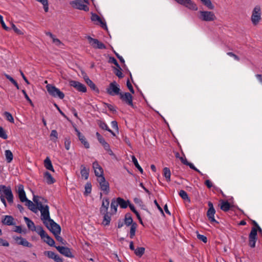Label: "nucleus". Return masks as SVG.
I'll return each mask as SVG.
<instances>
[{"mask_svg": "<svg viewBox=\"0 0 262 262\" xmlns=\"http://www.w3.org/2000/svg\"><path fill=\"white\" fill-rule=\"evenodd\" d=\"M101 214L104 215L102 224L104 226H107L109 225L111 221V216L109 215L108 212Z\"/></svg>", "mask_w": 262, "mask_h": 262, "instance_id": "72a5a7b5", "label": "nucleus"}, {"mask_svg": "<svg viewBox=\"0 0 262 262\" xmlns=\"http://www.w3.org/2000/svg\"><path fill=\"white\" fill-rule=\"evenodd\" d=\"M130 237L131 238H133L134 236L135 235L136 230L137 227V224L136 223H134V224H132V225H130Z\"/></svg>", "mask_w": 262, "mask_h": 262, "instance_id": "c9c22d12", "label": "nucleus"}, {"mask_svg": "<svg viewBox=\"0 0 262 262\" xmlns=\"http://www.w3.org/2000/svg\"><path fill=\"white\" fill-rule=\"evenodd\" d=\"M75 131L77 132V135L81 143L84 145L86 148H89L90 147V145L89 143L86 141L84 136L82 135L77 128H75Z\"/></svg>", "mask_w": 262, "mask_h": 262, "instance_id": "6ab92c4d", "label": "nucleus"}, {"mask_svg": "<svg viewBox=\"0 0 262 262\" xmlns=\"http://www.w3.org/2000/svg\"><path fill=\"white\" fill-rule=\"evenodd\" d=\"M45 242L48 244L50 246H53L55 244V242L53 238L49 236L47 233L41 238Z\"/></svg>", "mask_w": 262, "mask_h": 262, "instance_id": "c85d7f7f", "label": "nucleus"}, {"mask_svg": "<svg viewBox=\"0 0 262 262\" xmlns=\"http://www.w3.org/2000/svg\"><path fill=\"white\" fill-rule=\"evenodd\" d=\"M90 169L89 168L86 167L84 165L80 166V174L81 177L85 180H87L89 176Z\"/></svg>", "mask_w": 262, "mask_h": 262, "instance_id": "412c9836", "label": "nucleus"}, {"mask_svg": "<svg viewBox=\"0 0 262 262\" xmlns=\"http://www.w3.org/2000/svg\"><path fill=\"white\" fill-rule=\"evenodd\" d=\"M38 209L41 212V219L44 223L45 221L49 222V220H51L50 217L49 207L48 205H43L42 204L38 205Z\"/></svg>", "mask_w": 262, "mask_h": 262, "instance_id": "39448f33", "label": "nucleus"}, {"mask_svg": "<svg viewBox=\"0 0 262 262\" xmlns=\"http://www.w3.org/2000/svg\"><path fill=\"white\" fill-rule=\"evenodd\" d=\"M108 62L110 63H114L118 68H120L119 64H118L117 60L114 57H110Z\"/></svg>", "mask_w": 262, "mask_h": 262, "instance_id": "09e8293b", "label": "nucleus"}, {"mask_svg": "<svg viewBox=\"0 0 262 262\" xmlns=\"http://www.w3.org/2000/svg\"><path fill=\"white\" fill-rule=\"evenodd\" d=\"M120 91V89L119 87V85L117 84L116 81L111 82L108 87L106 89L107 93L111 96L120 95L121 93Z\"/></svg>", "mask_w": 262, "mask_h": 262, "instance_id": "0eeeda50", "label": "nucleus"}, {"mask_svg": "<svg viewBox=\"0 0 262 262\" xmlns=\"http://www.w3.org/2000/svg\"><path fill=\"white\" fill-rule=\"evenodd\" d=\"M3 194L7 199L10 204L13 202V195L10 187H7L4 185L0 186V195Z\"/></svg>", "mask_w": 262, "mask_h": 262, "instance_id": "20e7f679", "label": "nucleus"}, {"mask_svg": "<svg viewBox=\"0 0 262 262\" xmlns=\"http://www.w3.org/2000/svg\"><path fill=\"white\" fill-rule=\"evenodd\" d=\"M126 85H127V88H128V89L129 90L130 92L134 94L135 93V91H134L133 87V86H132V84L130 82L129 80H128L127 81Z\"/></svg>", "mask_w": 262, "mask_h": 262, "instance_id": "13d9d810", "label": "nucleus"}, {"mask_svg": "<svg viewBox=\"0 0 262 262\" xmlns=\"http://www.w3.org/2000/svg\"><path fill=\"white\" fill-rule=\"evenodd\" d=\"M230 208V205L227 201H222L221 209L224 211H227Z\"/></svg>", "mask_w": 262, "mask_h": 262, "instance_id": "f704fd0d", "label": "nucleus"}, {"mask_svg": "<svg viewBox=\"0 0 262 262\" xmlns=\"http://www.w3.org/2000/svg\"><path fill=\"white\" fill-rule=\"evenodd\" d=\"M178 4L184 6L190 10L196 11L198 7L191 0H174Z\"/></svg>", "mask_w": 262, "mask_h": 262, "instance_id": "1a4fd4ad", "label": "nucleus"}, {"mask_svg": "<svg viewBox=\"0 0 262 262\" xmlns=\"http://www.w3.org/2000/svg\"><path fill=\"white\" fill-rule=\"evenodd\" d=\"M180 196L184 200H187L190 202V199H189L187 193L184 190H181L179 192Z\"/></svg>", "mask_w": 262, "mask_h": 262, "instance_id": "c03bdc74", "label": "nucleus"}, {"mask_svg": "<svg viewBox=\"0 0 262 262\" xmlns=\"http://www.w3.org/2000/svg\"><path fill=\"white\" fill-rule=\"evenodd\" d=\"M24 219L29 229L31 230V231L35 230V226L34 225V223L31 220H30L28 217L26 216L24 217Z\"/></svg>", "mask_w": 262, "mask_h": 262, "instance_id": "cd10ccee", "label": "nucleus"}, {"mask_svg": "<svg viewBox=\"0 0 262 262\" xmlns=\"http://www.w3.org/2000/svg\"><path fill=\"white\" fill-rule=\"evenodd\" d=\"M257 238V229L253 227L249 235V245L251 248L255 247Z\"/></svg>", "mask_w": 262, "mask_h": 262, "instance_id": "9d476101", "label": "nucleus"}, {"mask_svg": "<svg viewBox=\"0 0 262 262\" xmlns=\"http://www.w3.org/2000/svg\"><path fill=\"white\" fill-rule=\"evenodd\" d=\"M14 218L11 215H5L4 219L2 220V223L4 225H14L15 223L14 222Z\"/></svg>", "mask_w": 262, "mask_h": 262, "instance_id": "5701e85b", "label": "nucleus"}, {"mask_svg": "<svg viewBox=\"0 0 262 262\" xmlns=\"http://www.w3.org/2000/svg\"><path fill=\"white\" fill-rule=\"evenodd\" d=\"M203 4L206 6L209 9L213 10L214 6L212 4L210 0H201Z\"/></svg>", "mask_w": 262, "mask_h": 262, "instance_id": "58836bf2", "label": "nucleus"}, {"mask_svg": "<svg viewBox=\"0 0 262 262\" xmlns=\"http://www.w3.org/2000/svg\"><path fill=\"white\" fill-rule=\"evenodd\" d=\"M11 27H12V29H13L14 31L17 34H19V35L24 34V33L21 30L17 29L14 24H13V23L11 24Z\"/></svg>", "mask_w": 262, "mask_h": 262, "instance_id": "8fccbe9b", "label": "nucleus"}, {"mask_svg": "<svg viewBox=\"0 0 262 262\" xmlns=\"http://www.w3.org/2000/svg\"><path fill=\"white\" fill-rule=\"evenodd\" d=\"M92 190V185L90 183H87L85 185L84 194L88 195Z\"/></svg>", "mask_w": 262, "mask_h": 262, "instance_id": "79ce46f5", "label": "nucleus"}, {"mask_svg": "<svg viewBox=\"0 0 262 262\" xmlns=\"http://www.w3.org/2000/svg\"><path fill=\"white\" fill-rule=\"evenodd\" d=\"M0 22L1 23L2 27L6 31H9L10 30V28L6 26L5 25L4 20L3 16H0Z\"/></svg>", "mask_w": 262, "mask_h": 262, "instance_id": "5fc2aeb1", "label": "nucleus"}, {"mask_svg": "<svg viewBox=\"0 0 262 262\" xmlns=\"http://www.w3.org/2000/svg\"><path fill=\"white\" fill-rule=\"evenodd\" d=\"M260 19V8L259 6H256L253 10L251 21L254 25H257Z\"/></svg>", "mask_w": 262, "mask_h": 262, "instance_id": "6e6552de", "label": "nucleus"}, {"mask_svg": "<svg viewBox=\"0 0 262 262\" xmlns=\"http://www.w3.org/2000/svg\"><path fill=\"white\" fill-rule=\"evenodd\" d=\"M46 253H47L48 256L50 258L53 259L56 257V254L52 251H47Z\"/></svg>", "mask_w": 262, "mask_h": 262, "instance_id": "680f3d73", "label": "nucleus"}, {"mask_svg": "<svg viewBox=\"0 0 262 262\" xmlns=\"http://www.w3.org/2000/svg\"><path fill=\"white\" fill-rule=\"evenodd\" d=\"M119 96L122 101L125 102L129 105L133 106V97L129 93L126 92L124 94L121 93Z\"/></svg>", "mask_w": 262, "mask_h": 262, "instance_id": "4468645a", "label": "nucleus"}, {"mask_svg": "<svg viewBox=\"0 0 262 262\" xmlns=\"http://www.w3.org/2000/svg\"><path fill=\"white\" fill-rule=\"evenodd\" d=\"M46 89L49 94L54 97H57L61 99H62L64 97V94L61 92L59 89L52 84H47L46 85Z\"/></svg>", "mask_w": 262, "mask_h": 262, "instance_id": "f03ea898", "label": "nucleus"}, {"mask_svg": "<svg viewBox=\"0 0 262 262\" xmlns=\"http://www.w3.org/2000/svg\"><path fill=\"white\" fill-rule=\"evenodd\" d=\"M70 5L75 9L88 11L89 10V7L82 3L80 0H75L70 2Z\"/></svg>", "mask_w": 262, "mask_h": 262, "instance_id": "f8f14e48", "label": "nucleus"}, {"mask_svg": "<svg viewBox=\"0 0 262 262\" xmlns=\"http://www.w3.org/2000/svg\"><path fill=\"white\" fill-rule=\"evenodd\" d=\"M56 249L58 250V251L63 255L68 257H73L74 256L71 252V250L70 248L63 247V246H55Z\"/></svg>", "mask_w": 262, "mask_h": 262, "instance_id": "ddd939ff", "label": "nucleus"}, {"mask_svg": "<svg viewBox=\"0 0 262 262\" xmlns=\"http://www.w3.org/2000/svg\"><path fill=\"white\" fill-rule=\"evenodd\" d=\"M93 168L94 170L95 169H99V171H97L96 170H95V174L96 177L103 174V169L97 161H95L93 163Z\"/></svg>", "mask_w": 262, "mask_h": 262, "instance_id": "4be33fe9", "label": "nucleus"}, {"mask_svg": "<svg viewBox=\"0 0 262 262\" xmlns=\"http://www.w3.org/2000/svg\"><path fill=\"white\" fill-rule=\"evenodd\" d=\"M53 42L55 43L57 46H60L61 44H62L61 42L60 41L59 39L58 38H55V37L52 38Z\"/></svg>", "mask_w": 262, "mask_h": 262, "instance_id": "69168bd1", "label": "nucleus"}, {"mask_svg": "<svg viewBox=\"0 0 262 262\" xmlns=\"http://www.w3.org/2000/svg\"><path fill=\"white\" fill-rule=\"evenodd\" d=\"M116 200L118 205H119L121 208H127L128 204L129 203V201L128 200L126 201L120 197L117 198Z\"/></svg>", "mask_w": 262, "mask_h": 262, "instance_id": "a878e982", "label": "nucleus"}, {"mask_svg": "<svg viewBox=\"0 0 262 262\" xmlns=\"http://www.w3.org/2000/svg\"><path fill=\"white\" fill-rule=\"evenodd\" d=\"M110 202L108 199L104 198L102 201L101 207L100 209V213H105L107 212Z\"/></svg>", "mask_w": 262, "mask_h": 262, "instance_id": "a211bd4d", "label": "nucleus"}, {"mask_svg": "<svg viewBox=\"0 0 262 262\" xmlns=\"http://www.w3.org/2000/svg\"><path fill=\"white\" fill-rule=\"evenodd\" d=\"M71 144V141L69 139L66 138L64 141V146L67 150H69Z\"/></svg>", "mask_w": 262, "mask_h": 262, "instance_id": "864d4df0", "label": "nucleus"}, {"mask_svg": "<svg viewBox=\"0 0 262 262\" xmlns=\"http://www.w3.org/2000/svg\"><path fill=\"white\" fill-rule=\"evenodd\" d=\"M54 105L55 106V107H56V108H57V110L58 111V112L60 113V114L62 116H63L64 118H67V116H66V115L62 112V111L60 109V108L59 107V106L57 105V104L56 103H54Z\"/></svg>", "mask_w": 262, "mask_h": 262, "instance_id": "0e129e2a", "label": "nucleus"}, {"mask_svg": "<svg viewBox=\"0 0 262 262\" xmlns=\"http://www.w3.org/2000/svg\"><path fill=\"white\" fill-rule=\"evenodd\" d=\"M97 124L99 125V126L103 129L108 130V129H109L107 124L105 122L101 120H97Z\"/></svg>", "mask_w": 262, "mask_h": 262, "instance_id": "37998d69", "label": "nucleus"}, {"mask_svg": "<svg viewBox=\"0 0 262 262\" xmlns=\"http://www.w3.org/2000/svg\"><path fill=\"white\" fill-rule=\"evenodd\" d=\"M5 156L7 162H11L13 160V157L12 152L10 150H6L5 151Z\"/></svg>", "mask_w": 262, "mask_h": 262, "instance_id": "ea45409f", "label": "nucleus"}, {"mask_svg": "<svg viewBox=\"0 0 262 262\" xmlns=\"http://www.w3.org/2000/svg\"><path fill=\"white\" fill-rule=\"evenodd\" d=\"M135 254L141 257L145 252V248L143 247H138L134 250Z\"/></svg>", "mask_w": 262, "mask_h": 262, "instance_id": "e433bc0d", "label": "nucleus"}, {"mask_svg": "<svg viewBox=\"0 0 262 262\" xmlns=\"http://www.w3.org/2000/svg\"><path fill=\"white\" fill-rule=\"evenodd\" d=\"M0 245L5 247H8L9 246V244L7 241L0 238Z\"/></svg>", "mask_w": 262, "mask_h": 262, "instance_id": "bf43d9fd", "label": "nucleus"}, {"mask_svg": "<svg viewBox=\"0 0 262 262\" xmlns=\"http://www.w3.org/2000/svg\"><path fill=\"white\" fill-rule=\"evenodd\" d=\"M4 115L5 116L7 120L11 123H14V119L12 115L9 112H5L4 113Z\"/></svg>", "mask_w": 262, "mask_h": 262, "instance_id": "a18cd8bd", "label": "nucleus"}, {"mask_svg": "<svg viewBox=\"0 0 262 262\" xmlns=\"http://www.w3.org/2000/svg\"><path fill=\"white\" fill-rule=\"evenodd\" d=\"M33 231H36L40 236L41 238H43V236L46 234V232L41 226L35 227V230H33Z\"/></svg>", "mask_w": 262, "mask_h": 262, "instance_id": "4c0bfd02", "label": "nucleus"}, {"mask_svg": "<svg viewBox=\"0 0 262 262\" xmlns=\"http://www.w3.org/2000/svg\"><path fill=\"white\" fill-rule=\"evenodd\" d=\"M0 137L4 139H6L8 138V136L4 128L1 126H0Z\"/></svg>", "mask_w": 262, "mask_h": 262, "instance_id": "49530a36", "label": "nucleus"}, {"mask_svg": "<svg viewBox=\"0 0 262 262\" xmlns=\"http://www.w3.org/2000/svg\"><path fill=\"white\" fill-rule=\"evenodd\" d=\"M70 85L75 88L77 90L81 92H85L86 91V86L81 83L74 80L70 81Z\"/></svg>", "mask_w": 262, "mask_h": 262, "instance_id": "2eb2a0df", "label": "nucleus"}, {"mask_svg": "<svg viewBox=\"0 0 262 262\" xmlns=\"http://www.w3.org/2000/svg\"><path fill=\"white\" fill-rule=\"evenodd\" d=\"M133 219L130 213H126L124 217V224L128 226L134 224Z\"/></svg>", "mask_w": 262, "mask_h": 262, "instance_id": "c756f323", "label": "nucleus"}, {"mask_svg": "<svg viewBox=\"0 0 262 262\" xmlns=\"http://www.w3.org/2000/svg\"><path fill=\"white\" fill-rule=\"evenodd\" d=\"M97 181L99 183L100 187L101 190L108 194L110 191L109 183L105 180L103 174L97 177Z\"/></svg>", "mask_w": 262, "mask_h": 262, "instance_id": "423d86ee", "label": "nucleus"}, {"mask_svg": "<svg viewBox=\"0 0 262 262\" xmlns=\"http://www.w3.org/2000/svg\"><path fill=\"white\" fill-rule=\"evenodd\" d=\"M186 165L189 166L190 168L194 170L195 171H196L199 173H201V172L199 171V170H198L191 163L188 162L187 163Z\"/></svg>", "mask_w": 262, "mask_h": 262, "instance_id": "e2e57ef3", "label": "nucleus"}, {"mask_svg": "<svg viewBox=\"0 0 262 262\" xmlns=\"http://www.w3.org/2000/svg\"><path fill=\"white\" fill-rule=\"evenodd\" d=\"M163 175L167 182L170 181L171 172L169 168L165 167L163 168Z\"/></svg>", "mask_w": 262, "mask_h": 262, "instance_id": "473e14b6", "label": "nucleus"}, {"mask_svg": "<svg viewBox=\"0 0 262 262\" xmlns=\"http://www.w3.org/2000/svg\"><path fill=\"white\" fill-rule=\"evenodd\" d=\"M115 74L120 78L123 77V75L122 73L121 72V69L120 67V68L116 69Z\"/></svg>", "mask_w": 262, "mask_h": 262, "instance_id": "4d7b16f0", "label": "nucleus"}, {"mask_svg": "<svg viewBox=\"0 0 262 262\" xmlns=\"http://www.w3.org/2000/svg\"><path fill=\"white\" fill-rule=\"evenodd\" d=\"M26 202L25 205L28 206L29 209L32 211L34 212H36L37 211V206H36L30 200L27 199L26 201H25Z\"/></svg>", "mask_w": 262, "mask_h": 262, "instance_id": "393cba45", "label": "nucleus"}, {"mask_svg": "<svg viewBox=\"0 0 262 262\" xmlns=\"http://www.w3.org/2000/svg\"><path fill=\"white\" fill-rule=\"evenodd\" d=\"M197 237L200 240L203 241L204 243H206L207 242V237L203 235H201V234L198 233L197 234Z\"/></svg>", "mask_w": 262, "mask_h": 262, "instance_id": "603ef678", "label": "nucleus"}, {"mask_svg": "<svg viewBox=\"0 0 262 262\" xmlns=\"http://www.w3.org/2000/svg\"><path fill=\"white\" fill-rule=\"evenodd\" d=\"M118 206L117 200L115 199H112L111 204V209L112 211V214H115L117 211V207Z\"/></svg>", "mask_w": 262, "mask_h": 262, "instance_id": "7c9ffc66", "label": "nucleus"}, {"mask_svg": "<svg viewBox=\"0 0 262 262\" xmlns=\"http://www.w3.org/2000/svg\"><path fill=\"white\" fill-rule=\"evenodd\" d=\"M19 199L21 202H25L27 200V198L26 195V193L24 189L23 185L19 184L17 186V189L16 190Z\"/></svg>", "mask_w": 262, "mask_h": 262, "instance_id": "dca6fc26", "label": "nucleus"}, {"mask_svg": "<svg viewBox=\"0 0 262 262\" xmlns=\"http://www.w3.org/2000/svg\"><path fill=\"white\" fill-rule=\"evenodd\" d=\"M44 178L48 184H52L55 182V179L48 171L45 172Z\"/></svg>", "mask_w": 262, "mask_h": 262, "instance_id": "bb28decb", "label": "nucleus"}, {"mask_svg": "<svg viewBox=\"0 0 262 262\" xmlns=\"http://www.w3.org/2000/svg\"><path fill=\"white\" fill-rule=\"evenodd\" d=\"M198 18L202 21H212L216 19L214 12L208 11H200Z\"/></svg>", "mask_w": 262, "mask_h": 262, "instance_id": "f257e3e1", "label": "nucleus"}, {"mask_svg": "<svg viewBox=\"0 0 262 262\" xmlns=\"http://www.w3.org/2000/svg\"><path fill=\"white\" fill-rule=\"evenodd\" d=\"M14 239L18 245H23L25 247H31L32 244L29 243L26 239L18 236H14Z\"/></svg>", "mask_w": 262, "mask_h": 262, "instance_id": "f3484780", "label": "nucleus"}, {"mask_svg": "<svg viewBox=\"0 0 262 262\" xmlns=\"http://www.w3.org/2000/svg\"><path fill=\"white\" fill-rule=\"evenodd\" d=\"M51 137H54L56 139H57L58 137V134L56 130H52L50 135Z\"/></svg>", "mask_w": 262, "mask_h": 262, "instance_id": "338daca9", "label": "nucleus"}, {"mask_svg": "<svg viewBox=\"0 0 262 262\" xmlns=\"http://www.w3.org/2000/svg\"><path fill=\"white\" fill-rule=\"evenodd\" d=\"M44 164L45 167L50 170L52 171H54V168L53 167L51 161L49 157H47L44 161Z\"/></svg>", "mask_w": 262, "mask_h": 262, "instance_id": "2f4dec72", "label": "nucleus"}, {"mask_svg": "<svg viewBox=\"0 0 262 262\" xmlns=\"http://www.w3.org/2000/svg\"><path fill=\"white\" fill-rule=\"evenodd\" d=\"M88 85L94 91L99 92L98 89L96 87V85L93 83L92 81L90 82Z\"/></svg>", "mask_w": 262, "mask_h": 262, "instance_id": "3c124183", "label": "nucleus"}, {"mask_svg": "<svg viewBox=\"0 0 262 262\" xmlns=\"http://www.w3.org/2000/svg\"><path fill=\"white\" fill-rule=\"evenodd\" d=\"M59 234H54V236H55L56 240L57 241L59 242L60 243H61L62 244L66 245V242L62 238V237H61V236H60L59 235Z\"/></svg>", "mask_w": 262, "mask_h": 262, "instance_id": "de8ad7c7", "label": "nucleus"}, {"mask_svg": "<svg viewBox=\"0 0 262 262\" xmlns=\"http://www.w3.org/2000/svg\"><path fill=\"white\" fill-rule=\"evenodd\" d=\"M88 39L89 41V43L94 48L99 49H106L105 46L102 42L99 41L97 39L93 38L90 36H88Z\"/></svg>", "mask_w": 262, "mask_h": 262, "instance_id": "9b49d317", "label": "nucleus"}, {"mask_svg": "<svg viewBox=\"0 0 262 262\" xmlns=\"http://www.w3.org/2000/svg\"><path fill=\"white\" fill-rule=\"evenodd\" d=\"M132 161L134 163L136 167L140 171L141 173H143V171L141 167L138 164L137 159L134 156H132Z\"/></svg>", "mask_w": 262, "mask_h": 262, "instance_id": "a19ab883", "label": "nucleus"}, {"mask_svg": "<svg viewBox=\"0 0 262 262\" xmlns=\"http://www.w3.org/2000/svg\"><path fill=\"white\" fill-rule=\"evenodd\" d=\"M96 135L98 141L101 144H102V143H104L105 141L104 139L101 136V135L98 132H97Z\"/></svg>", "mask_w": 262, "mask_h": 262, "instance_id": "6e6d98bb", "label": "nucleus"}, {"mask_svg": "<svg viewBox=\"0 0 262 262\" xmlns=\"http://www.w3.org/2000/svg\"><path fill=\"white\" fill-rule=\"evenodd\" d=\"M43 6V9H44V10L46 12H48L49 11V4H48V1L47 0L46 1H45V2L42 3Z\"/></svg>", "mask_w": 262, "mask_h": 262, "instance_id": "052dcab7", "label": "nucleus"}, {"mask_svg": "<svg viewBox=\"0 0 262 262\" xmlns=\"http://www.w3.org/2000/svg\"><path fill=\"white\" fill-rule=\"evenodd\" d=\"M215 213V210H212V209H208L207 212V216L210 221V222H214L216 223H218V222L215 220L214 217V214Z\"/></svg>", "mask_w": 262, "mask_h": 262, "instance_id": "b1692460", "label": "nucleus"}, {"mask_svg": "<svg viewBox=\"0 0 262 262\" xmlns=\"http://www.w3.org/2000/svg\"><path fill=\"white\" fill-rule=\"evenodd\" d=\"M44 224L54 235L55 234H60L61 228L60 226L53 220H49V222L45 221Z\"/></svg>", "mask_w": 262, "mask_h": 262, "instance_id": "7ed1b4c3", "label": "nucleus"}, {"mask_svg": "<svg viewBox=\"0 0 262 262\" xmlns=\"http://www.w3.org/2000/svg\"><path fill=\"white\" fill-rule=\"evenodd\" d=\"M91 20L93 21H97L100 24L102 28L106 29L107 27L105 23L103 22L101 18L96 14L93 13L92 14Z\"/></svg>", "mask_w": 262, "mask_h": 262, "instance_id": "aec40b11", "label": "nucleus"}, {"mask_svg": "<svg viewBox=\"0 0 262 262\" xmlns=\"http://www.w3.org/2000/svg\"><path fill=\"white\" fill-rule=\"evenodd\" d=\"M102 145H103L105 150L107 151L110 149L109 144L106 141H105L104 143H102Z\"/></svg>", "mask_w": 262, "mask_h": 262, "instance_id": "774afa93", "label": "nucleus"}]
</instances>
